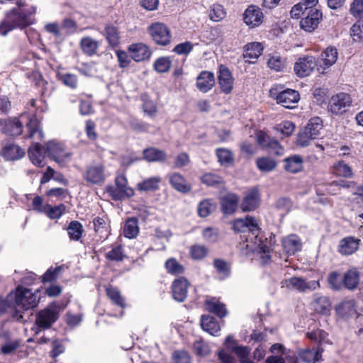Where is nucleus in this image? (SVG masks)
I'll return each mask as SVG.
<instances>
[{
	"instance_id": "1",
	"label": "nucleus",
	"mask_w": 363,
	"mask_h": 363,
	"mask_svg": "<svg viewBox=\"0 0 363 363\" xmlns=\"http://www.w3.org/2000/svg\"><path fill=\"white\" fill-rule=\"evenodd\" d=\"M15 4L16 6L8 11L0 23V35L3 36L16 28L25 29L35 21V6L23 9L26 5V0H16Z\"/></svg>"
},
{
	"instance_id": "2",
	"label": "nucleus",
	"mask_w": 363,
	"mask_h": 363,
	"mask_svg": "<svg viewBox=\"0 0 363 363\" xmlns=\"http://www.w3.org/2000/svg\"><path fill=\"white\" fill-rule=\"evenodd\" d=\"M233 229L236 232L248 233L246 241L254 245L251 247L252 250L261 255L264 262L270 259V248L267 245V240L264 238L255 218L247 216L245 219L235 220Z\"/></svg>"
},
{
	"instance_id": "3",
	"label": "nucleus",
	"mask_w": 363,
	"mask_h": 363,
	"mask_svg": "<svg viewBox=\"0 0 363 363\" xmlns=\"http://www.w3.org/2000/svg\"><path fill=\"white\" fill-rule=\"evenodd\" d=\"M9 301L13 305V316L17 320L23 318V311L33 308L38 304L36 295L21 286L9 293Z\"/></svg>"
},
{
	"instance_id": "4",
	"label": "nucleus",
	"mask_w": 363,
	"mask_h": 363,
	"mask_svg": "<svg viewBox=\"0 0 363 363\" xmlns=\"http://www.w3.org/2000/svg\"><path fill=\"white\" fill-rule=\"evenodd\" d=\"M59 311L55 306H49L40 311L35 317V327L32 328L35 334H38L41 330L50 328L58 319Z\"/></svg>"
},
{
	"instance_id": "5",
	"label": "nucleus",
	"mask_w": 363,
	"mask_h": 363,
	"mask_svg": "<svg viewBox=\"0 0 363 363\" xmlns=\"http://www.w3.org/2000/svg\"><path fill=\"white\" fill-rule=\"evenodd\" d=\"M322 129L323 122L320 118H311L305 128L298 133V144L302 147L308 145L311 140H314L320 135Z\"/></svg>"
},
{
	"instance_id": "6",
	"label": "nucleus",
	"mask_w": 363,
	"mask_h": 363,
	"mask_svg": "<svg viewBox=\"0 0 363 363\" xmlns=\"http://www.w3.org/2000/svg\"><path fill=\"white\" fill-rule=\"evenodd\" d=\"M116 186L107 187V193L115 201H120L125 197H131L133 190L128 186L126 177L123 174L118 175L116 178Z\"/></svg>"
},
{
	"instance_id": "7",
	"label": "nucleus",
	"mask_w": 363,
	"mask_h": 363,
	"mask_svg": "<svg viewBox=\"0 0 363 363\" xmlns=\"http://www.w3.org/2000/svg\"><path fill=\"white\" fill-rule=\"evenodd\" d=\"M84 179L89 184L100 185L106 179L105 167L100 162L89 164L83 174Z\"/></svg>"
},
{
	"instance_id": "8",
	"label": "nucleus",
	"mask_w": 363,
	"mask_h": 363,
	"mask_svg": "<svg viewBox=\"0 0 363 363\" xmlns=\"http://www.w3.org/2000/svg\"><path fill=\"white\" fill-rule=\"evenodd\" d=\"M351 106V96L348 94L340 92L330 98L328 109L332 113L339 115L347 111Z\"/></svg>"
},
{
	"instance_id": "9",
	"label": "nucleus",
	"mask_w": 363,
	"mask_h": 363,
	"mask_svg": "<svg viewBox=\"0 0 363 363\" xmlns=\"http://www.w3.org/2000/svg\"><path fill=\"white\" fill-rule=\"evenodd\" d=\"M271 96H274L277 104H281L283 107L286 108H293L296 107V104L300 99L299 93L291 89L279 91L277 94L274 93V90H270Z\"/></svg>"
},
{
	"instance_id": "10",
	"label": "nucleus",
	"mask_w": 363,
	"mask_h": 363,
	"mask_svg": "<svg viewBox=\"0 0 363 363\" xmlns=\"http://www.w3.org/2000/svg\"><path fill=\"white\" fill-rule=\"evenodd\" d=\"M284 286L290 289L297 290L300 292H306L307 291L317 289L320 287V284L318 281L312 280L306 281L303 278L293 277L282 281V287Z\"/></svg>"
},
{
	"instance_id": "11",
	"label": "nucleus",
	"mask_w": 363,
	"mask_h": 363,
	"mask_svg": "<svg viewBox=\"0 0 363 363\" xmlns=\"http://www.w3.org/2000/svg\"><path fill=\"white\" fill-rule=\"evenodd\" d=\"M148 30L152 40L157 44L167 45L170 43V30L164 23H154L149 27Z\"/></svg>"
},
{
	"instance_id": "12",
	"label": "nucleus",
	"mask_w": 363,
	"mask_h": 363,
	"mask_svg": "<svg viewBox=\"0 0 363 363\" xmlns=\"http://www.w3.org/2000/svg\"><path fill=\"white\" fill-rule=\"evenodd\" d=\"M322 17V13L318 9L305 10V14L300 21V26L307 32H312L317 28Z\"/></svg>"
},
{
	"instance_id": "13",
	"label": "nucleus",
	"mask_w": 363,
	"mask_h": 363,
	"mask_svg": "<svg viewBox=\"0 0 363 363\" xmlns=\"http://www.w3.org/2000/svg\"><path fill=\"white\" fill-rule=\"evenodd\" d=\"M317 62L313 56L306 55L298 59L294 66V70L298 77H305L310 75L315 67Z\"/></svg>"
},
{
	"instance_id": "14",
	"label": "nucleus",
	"mask_w": 363,
	"mask_h": 363,
	"mask_svg": "<svg viewBox=\"0 0 363 363\" xmlns=\"http://www.w3.org/2000/svg\"><path fill=\"white\" fill-rule=\"evenodd\" d=\"M264 16L261 9L255 5L249 6L243 14V21L250 28H255L262 24Z\"/></svg>"
},
{
	"instance_id": "15",
	"label": "nucleus",
	"mask_w": 363,
	"mask_h": 363,
	"mask_svg": "<svg viewBox=\"0 0 363 363\" xmlns=\"http://www.w3.org/2000/svg\"><path fill=\"white\" fill-rule=\"evenodd\" d=\"M189 283L184 277L175 279L172 284L173 298L178 302H183L187 297Z\"/></svg>"
},
{
	"instance_id": "16",
	"label": "nucleus",
	"mask_w": 363,
	"mask_h": 363,
	"mask_svg": "<svg viewBox=\"0 0 363 363\" xmlns=\"http://www.w3.org/2000/svg\"><path fill=\"white\" fill-rule=\"evenodd\" d=\"M338 56L337 50L334 47L327 48L320 55L318 70L323 74L325 69L329 68L337 61Z\"/></svg>"
},
{
	"instance_id": "17",
	"label": "nucleus",
	"mask_w": 363,
	"mask_h": 363,
	"mask_svg": "<svg viewBox=\"0 0 363 363\" xmlns=\"http://www.w3.org/2000/svg\"><path fill=\"white\" fill-rule=\"evenodd\" d=\"M233 78L230 70L224 65L219 67L218 84L221 91L225 94H230L233 88Z\"/></svg>"
},
{
	"instance_id": "18",
	"label": "nucleus",
	"mask_w": 363,
	"mask_h": 363,
	"mask_svg": "<svg viewBox=\"0 0 363 363\" xmlns=\"http://www.w3.org/2000/svg\"><path fill=\"white\" fill-rule=\"evenodd\" d=\"M130 57L135 62H141L148 60L152 54L151 50L143 43L132 44L128 48Z\"/></svg>"
},
{
	"instance_id": "19",
	"label": "nucleus",
	"mask_w": 363,
	"mask_h": 363,
	"mask_svg": "<svg viewBox=\"0 0 363 363\" xmlns=\"http://www.w3.org/2000/svg\"><path fill=\"white\" fill-rule=\"evenodd\" d=\"M215 82L213 72L202 71L196 78V86L200 91L206 93L214 86Z\"/></svg>"
},
{
	"instance_id": "20",
	"label": "nucleus",
	"mask_w": 363,
	"mask_h": 363,
	"mask_svg": "<svg viewBox=\"0 0 363 363\" xmlns=\"http://www.w3.org/2000/svg\"><path fill=\"white\" fill-rule=\"evenodd\" d=\"M171 186L177 191L182 193H189L191 186L185 178L179 173L174 172L168 176Z\"/></svg>"
},
{
	"instance_id": "21",
	"label": "nucleus",
	"mask_w": 363,
	"mask_h": 363,
	"mask_svg": "<svg viewBox=\"0 0 363 363\" xmlns=\"http://www.w3.org/2000/svg\"><path fill=\"white\" fill-rule=\"evenodd\" d=\"M46 151L38 143H35L28 149V157L32 163L38 167H43Z\"/></svg>"
},
{
	"instance_id": "22",
	"label": "nucleus",
	"mask_w": 363,
	"mask_h": 363,
	"mask_svg": "<svg viewBox=\"0 0 363 363\" xmlns=\"http://www.w3.org/2000/svg\"><path fill=\"white\" fill-rule=\"evenodd\" d=\"M1 154L6 160H17L25 155V151L16 144L8 143L2 148Z\"/></svg>"
},
{
	"instance_id": "23",
	"label": "nucleus",
	"mask_w": 363,
	"mask_h": 363,
	"mask_svg": "<svg viewBox=\"0 0 363 363\" xmlns=\"http://www.w3.org/2000/svg\"><path fill=\"white\" fill-rule=\"evenodd\" d=\"M359 283V272L356 268H352L345 273L342 277V286L349 290H354Z\"/></svg>"
},
{
	"instance_id": "24",
	"label": "nucleus",
	"mask_w": 363,
	"mask_h": 363,
	"mask_svg": "<svg viewBox=\"0 0 363 363\" xmlns=\"http://www.w3.org/2000/svg\"><path fill=\"white\" fill-rule=\"evenodd\" d=\"M263 50V47L259 43H251L245 45V50L243 54V57L245 62L249 63L253 62L261 55Z\"/></svg>"
},
{
	"instance_id": "25",
	"label": "nucleus",
	"mask_w": 363,
	"mask_h": 363,
	"mask_svg": "<svg viewBox=\"0 0 363 363\" xmlns=\"http://www.w3.org/2000/svg\"><path fill=\"white\" fill-rule=\"evenodd\" d=\"M282 245L288 255H294L301 249V240L296 235H290L282 240Z\"/></svg>"
},
{
	"instance_id": "26",
	"label": "nucleus",
	"mask_w": 363,
	"mask_h": 363,
	"mask_svg": "<svg viewBox=\"0 0 363 363\" xmlns=\"http://www.w3.org/2000/svg\"><path fill=\"white\" fill-rule=\"evenodd\" d=\"M103 35L105 36L108 45L112 48L117 47L120 43V33L118 28L112 24L105 26Z\"/></svg>"
},
{
	"instance_id": "27",
	"label": "nucleus",
	"mask_w": 363,
	"mask_h": 363,
	"mask_svg": "<svg viewBox=\"0 0 363 363\" xmlns=\"http://www.w3.org/2000/svg\"><path fill=\"white\" fill-rule=\"evenodd\" d=\"M259 205V193L256 189H252L245 196L242 203L241 208L244 211H250L255 210Z\"/></svg>"
},
{
	"instance_id": "28",
	"label": "nucleus",
	"mask_w": 363,
	"mask_h": 363,
	"mask_svg": "<svg viewBox=\"0 0 363 363\" xmlns=\"http://www.w3.org/2000/svg\"><path fill=\"white\" fill-rule=\"evenodd\" d=\"M359 240L353 237H347L340 240L339 252L345 255H352L359 247Z\"/></svg>"
},
{
	"instance_id": "29",
	"label": "nucleus",
	"mask_w": 363,
	"mask_h": 363,
	"mask_svg": "<svg viewBox=\"0 0 363 363\" xmlns=\"http://www.w3.org/2000/svg\"><path fill=\"white\" fill-rule=\"evenodd\" d=\"M143 159L149 162H163L167 159V154L164 151L155 147H148L143 152Z\"/></svg>"
},
{
	"instance_id": "30",
	"label": "nucleus",
	"mask_w": 363,
	"mask_h": 363,
	"mask_svg": "<svg viewBox=\"0 0 363 363\" xmlns=\"http://www.w3.org/2000/svg\"><path fill=\"white\" fill-rule=\"evenodd\" d=\"M46 152L49 157L56 162H60L64 157L69 156L68 154L64 152L63 147L61 144L53 141L47 144Z\"/></svg>"
},
{
	"instance_id": "31",
	"label": "nucleus",
	"mask_w": 363,
	"mask_h": 363,
	"mask_svg": "<svg viewBox=\"0 0 363 363\" xmlns=\"http://www.w3.org/2000/svg\"><path fill=\"white\" fill-rule=\"evenodd\" d=\"M238 198L236 195L230 194L221 199V210L224 214L233 213L238 207Z\"/></svg>"
},
{
	"instance_id": "32",
	"label": "nucleus",
	"mask_w": 363,
	"mask_h": 363,
	"mask_svg": "<svg viewBox=\"0 0 363 363\" xmlns=\"http://www.w3.org/2000/svg\"><path fill=\"white\" fill-rule=\"evenodd\" d=\"M79 45L85 55L93 56L97 52L99 43L89 36H86L81 39Z\"/></svg>"
},
{
	"instance_id": "33",
	"label": "nucleus",
	"mask_w": 363,
	"mask_h": 363,
	"mask_svg": "<svg viewBox=\"0 0 363 363\" xmlns=\"http://www.w3.org/2000/svg\"><path fill=\"white\" fill-rule=\"evenodd\" d=\"M314 310L322 315H329L331 311V303L326 296H315L313 303Z\"/></svg>"
},
{
	"instance_id": "34",
	"label": "nucleus",
	"mask_w": 363,
	"mask_h": 363,
	"mask_svg": "<svg viewBox=\"0 0 363 363\" xmlns=\"http://www.w3.org/2000/svg\"><path fill=\"white\" fill-rule=\"evenodd\" d=\"M140 100L144 113L150 118L155 117L158 111L156 102L152 100L146 93L141 94Z\"/></svg>"
},
{
	"instance_id": "35",
	"label": "nucleus",
	"mask_w": 363,
	"mask_h": 363,
	"mask_svg": "<svg viewBox=\"0 0 363 363\" xmlns=\"http://www.w3.org/2000/svg\"><path fill=\"white\" fill-rule=\"evenodd\" d=\"M205 306L209 312L216 314L220 318H223L227 314L225 306L218 301L214 298L206 299L205 301Z\"/></svg>"
},
{
	"instance_id": "36",
	"label": "nucleus",
	"mask_w": 363,
	"mask_h": 363,
	"mask_svg": "<svg viewBox=\"0 0 363 363\" xmlns=\"http://www.w3.org/2000/svg\"><path fill=\"white\" fill-rule=\"evenodd\" d=\"M23 131V123L17 118L9 120L2 128V132L8 135L18 136Z\"/></svg>"
},
{
	"instance_id": "37",
	"label": "nucleus",
	"mask_w": 363,
	"mask_h": 363,
	"mask_svg": "<svg viewBox=\"0 0 363 363\" xmlns=\"http://www.w3.org/2000/svg\"><path fill=\"white\" fill-rule=\"evenodd\" d=\"M201 325L203 330L214 336L217 335L220 331L219 324L213 317L210 315L201 316Z\"/></svg>"
},
{
	"instance_id": "38",
	"label": "nucleus",
	"mask_w": 363,
	"mask_h": 363,
	"mask_svg": "<svg viewBox=\"0 0 363 363\" xmlns=\"http://www.w3.org/2000/svg\"><path fill=\"white\" fill-rule=\"evenodd\" d=\"M57 78L63 85L71 89L74 90L78 87V77L74 74L58 71Z\"/></svg>"
},
{
	"instance_id": "39",
	"label": "nucleus",
	"mask_w": 363,
	"mask_h": 363,
	"mask_svg": "<svg viewBox=\"0 0 363 363\" xmlns=\"http://www.w3.org/2000/svg\"><path fill=\"white\" fill-rule=\"evenodd\" d=\"M333 173L340 177L352 178L353 177L352 167L343 160H339L334 163Z\"/></svg>"
},
{
	"instance_id": "40",
	"label": "nucleus",
	"mask_w": 363,
	"mask_h": 363,
	"mask_svg": "<svg viewBox=\"0 0 363 363\" xmlns=\"http://www.w3.org/2000/svg\"><path fill=\"white\" fill-rule=\"evenodd\" d=\"M335 311L342 317L352 315L356 313L355 302L352 299L345 300L336 306Z\"/></svg>"
},
{
	"instance_id": "41",
	"label": "nucleus",
	"mask_w": 363,
	"mask_h": 363,
	"mask_svg": "<svg viewBox=\"0 0 363 363\" xmlns=\"http://www.w3.org/2000/svg\"><path fill=\"white\" fill-rule=\"evenodd\" d=\"M284 169L291 173H297L303 168V159L299 155H292L284 160Z\"/></svg>"
},
{
	"instance_id": "42",
	"label": "nucleus",
	"mask_w": 363,
	"mask_h": 363,
	"mask_svg": "<svg viewBox=\"0 0 363 363\" xmlns=\"http://www.w3.org/2000/svg\"><path fill=\"white\" fill-rule=\"evenodd\" d=\"M21 346V340L5 337V340L1 343L0 352L4 355H10Z\"/></svg>"
},
{
	"instance_id": "43",
	"label": "nucleus",
	"mask_w": 363,
	"mask_h": 363,
	"mask_svg": "<svg viewBox=\"0 0 363 363\" xmlns=\"http://www.w3.org/2000/svg\"><path fill=\"white\" fill-rule=\"evenodd\" d=\"M67 230L70 240L74 241H79L84 233L83 225L77 220L71 221Z\"/></svg>"
},
{
	"instance_id": "44",
	"label": "nucleus",
	"mask_w": 363,
	"mask_h": 363,
	"mask_svg": "<svg viewBox=\"0 0 363 363\" xmlns=\"http://www.w3.org/2000/svg\"><path fill=\"white\" fill-rule=\"evenodd\" d=\"M94 231L99 235V239H106L108 236V226L104 218L96 217L93 220Z\"/></svg>"
},
{
	"instance_id": "45",
	"label": "nucleus",
	"mask_w": 363,
	"mask_h": 363,
	"mask_svg": "<svg viewBox=\"0 0 363 363\" xmlns=\"http://www.w3.org/2000/svg\"><path fill=\"white\" fill-rule=\"evenodd\" d=\"M139 233L138 222L137 218H128L123 228V234L125 237L128 238H135Z\"/></svg>"
},
{
	"instance_id": "46",
	"label": "nucleus",
	"mask_w": 363,
	"mask_h": 363,
	"mask_svg": "<svg viewBox=\"0 0 363 363\" xmlns=\"http://www.w3.org/2000/svg\"><path fill=\"white\" fill-rule=\"evenodd\" d=\"M216 154L221 165L228 167L233 164V155L230 150L226 148H217Z\"/></svg>"
},
{
	"instance_id": "47",
	"label": "nucleus",
	"mask_w": 363,
	"mask_h": 363,
	"mask_svg": "<svg viewBox=\"0 0 363 363\" xmlns=\"http://www.w3.org/2000/svg\"><path fill=\"white\" fill-rule=\"evenodd\" d=\"M164 267L167 272L173 275H179L184 272V267L179 263L175 258L167 259Z\"/></svg>"
},
{
	"instance_id": "48",
	"label": "nucleus",
	"mask_w": 363,
	"mask_h": 363,
	"mask_svg": "<svg viewBox=\"0 0 363 363\" xmlns=\"http://www.w3.org/2000/svg\"><path fill=\"white\" fill-rule=\"evenodd\" d=\"M28 137L33 140H41L43 138V133L39 127V124L36 120L30 119L26 125Z\"/></svg>"
},
{
	"instance_id": "49",
	"label": "nucleus",
	"mask_w": 363,
	"mask_h": 363,
	"mask_svg": "<svg viewBox=\"0 0 363 363\" xmlns=\"http://www.w3.org/2000/svg\"><path fill=\"white\" fill-rule=\"evenodd\" d=\"M257 168L262 172H271L275 169L277 162L268 157H259L256 160Z\"/></svg>"
},
{
	"instance_id": "50",
	"label": "nucleus",
	"mask_w": 363,
	"mask_h": 363,
	"mask_svg": "<svg viewBox=\"0 0 363 363\" xmlns=\"http://www.w3.org/2000/svg\"><path fill=\"white\" fill-rule=\"evenodd\" d=\"M191 257L194 260H201L208 254V249L203 245H194L189 250Z\"/></svg>"
},
{
	"instance_id": "51",
	"label": "nucleus",
	"mask_w": 363,
	"mask_h": 363,
	"mask_svg": "<svg viewBox=\"0 0 363 363\" xmlns=\"http://www.w3.org/2000/svg\"><path fill=\"white\" fill-rule=\"evenodd\" d=\"M105 257L111 261H123L125 255L122 246L121 245H113L112 249L106 254Z\"/></svg>"
},
{
	"instance_id": "52",
	"label": "nucleus",
	"mask_w": 363,
	"mask_h": 363,
	"mask_svg": "<svg viewBox=\"0 0 363 363\" xmlns=\"http://www.w3.org/2000/svg\"><path fill=\"white\" fill-rule=\"evenodd\" d=\"M213 265L217 273L223 277H227L230 275V267L224 259L216 258L213 260Z\"/></svg>"
},
{
	"instance_id": "53",
	"label": "nucleus",
	"mask_w": 363,
	"mask_h": 363,
	"mask_svg": "<svg viewBox=\"0 0 363 363\" xmlns=\"http://www.w3.org/2000/svg\"><path fill=\"white\" fill-rule=\"evenodd\" d=\"M161 182L160 177H151L138 184V189L140 191H150L158 189L159 184Z\"/></svg>"
},
{
	"instance_id": "54",
	"label": "nucleus",
	"mask_w": 363,
	"mask_h": 363,
	"mask_svg": "<svg viewBox=\"0 0 363 363\" xmlns=\"http://www.w3.org/2000/svg\"><path fill=\"white\" fill-rule=\"evenodd\" d=\"M106 294L108 298L114 304L121 308L125 307V301L123 298L121 296L120 291L117 289L113 287L107 288Z\"/></svg>"
},
{
	"instance_id": "55",
	"label": "nucleus",
	"mask_w": 363,
	"mask_h": 363,
	"mask_svg": "<svg viewBox=\"0 0 363 363\" xmlns=\"http://www.w3.org/2000/svg\"><path fill=\"white\" fill-rule=\"evenodd\" d=\"M171 65L172 61L169 57H161L155 60L154 68L157 72L164 73L169 70Z\"/></svg>"
},
{
	"instance_id": "56",
	"label": "nucleus",
	"mask_w": 363,
	"mask_h": 363,
	"mask_svg": "<svg viewBox=\"0 0 363 363\" xmlns=\"http://www.w3.org/2000/svg\"><path fill=\"white\" fill-rule=\"evenodd\" d=\"M215 207L211 200H203L199 204L198 213L201 217L205 218L215 210Z\"/></svg>"
},
{
	"instance_id": "57",
	"label": "nucleus",
	"mask_w": 363,
	"mask_h": 363,
	"mask_svg": "<svg viewBox=\"0 0 363 363\" xmlns=\"http://www.w3.org/2000/svg\"><path fill=\"white\" fill-rule=\"evenodd\" d=\"M328 284L334 290H340L342 288V277L337 272H332L328 277Z\"/></svg>"
},
{
	"instance_id": "58",
	"label": "nucleus",
	"mask_w": 363,
	"mask_h": 363,
	"mask_svg": "<svg viewBox=\"0 0 363 363\" xmlns=\"http://www.w3.org/2000/svg\"><path fill=\"white\" fill-rule=\"evenodd\" d=\"M210 18L213 21H220L225 16V11L223 6L220 4H214L212 10L210 11Z\"/></svg>"
},
{
	"instance_id": "59",
	"label": "nucleus",
	"mask_w": 363,
	"mask_h": 363,
	"mask_svg": "<svg viewBox=\"0 0 363 363\" xmlns=\"http://www.w3.org/2000/svg\"><path fill=\"white\" fill-rule=\"evenodd\" d=\"M350 35L355 41L363 40V20L357 21L352 26Z\"/></svg>"
},
{
	"instance_id": "60",
	"label": "nucleus",
	"mask_w": 363,
	"mask_h": 363,
	"mask_svg": "<svg viewBox=\"0 0 363 363\" xmlns=\"http://www.w3.org/2000/svg\"><path fill=\"white\" fill-rule=\"evenodd\" d=\"M201 181L207 186H214L223 182L222 178L216 174L207 173L202 176Z\"/></svg>"
},
{
	"instance_id": "61",
	"label": "nucleus",
	"mask_w": 363,
	"mask_h": 363,
	"mask_svg": "<svg viewBox=\"0 0 363 363\" xmlns=\"http://www.w3.org/2000/svg\"><path fill=\"white\" fill-rule=\"evenodd\" d=\"M350 13L356 18L363 16V0H354L350 5Z\"/></svg>"
},
{
	"instance_id": "62",
	"label": "nucleus",
	"mask_w": 363,
	"mask_h": 363,
	"mask_svg": "<svg viewBox=\"0 0 363 363\" xmlns=\"http://www.w3.org/2000/svg\"><path fill=\"white\" fill-rule=\"evenodd\" d=\"M268 66L275 71H281L285 67V61L280 56H273L268 60Z\"/></svg>"
},
{
	"instance_id": "63",
	"label": "nucleus",
	"mask_w": 363,
	"mask_h": 363,
	"mask_svg": "<svg viewBox=\"0 0 363 363\" xmlns=\"http://www.w3.org/2000/svg\"><path fill=\"white\" fill-rule=\"evenodd\" d=\"M300 356L306 363H315L318 359L319 353L315 350H307L302 352Z\"/></svg>"
},
{
	"instance_id": "64",
	"label": "nucleus",
	"mask_w": 363,
	"mask_h": 363,
	"mask_svg": "<svg viewBox=\"0 0 363 363\" xmlns=\"http://www.w3.org/2000/svg\"><path fill=\"white\" fill-rule=\"evenodd\" d=\"M191 359L186 352L175 351L172 354V363H190Z\"/></svg>"
}]
</instances>
